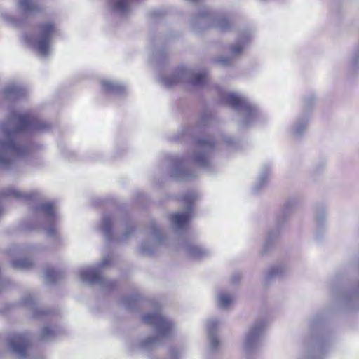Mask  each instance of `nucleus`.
<instances>
[{"label":"nucleus","instance_id":"f03ea898","mask_svg":"<svg viewBox=\"0 0 359 359\" xmlns=\"http://www.w3.org/2000/svg\"><path fill=\"white\" fill-rule=\"evenodd\" d=\"M215 141L210 137L197 139L195 149L191 156L172 158L170 175L179 180H187L197 177L195 170H189L190 162H193L201 168H208L211 165L210 157L215 148Z\"/></svg>","mask_w":359,"mask_h":359},{"label":"nucleus","instance_id":"f3484780","mask_svg":"<svg viewBox=\"0 0 359 359\" xmlns=\"http://www.w3.org/2000/svg\"><path fill=\"white\" fill-rule=\"evenodd\" d=\"M29 344L27 334H14L9 338L8 345L11 351L18 358H25Z\"/></svg>","mask_w":359,"mask_h":359},{"label":"nucleus","instance_id":"58836bf2","mask_svg":"<svg viewBox=\"0 0 359 359\" xmlns=\"http://www.w3.org/2000/svg\"><path fill=\"white\" fill-rule=\"evenodd\" d=\"M34 302V298L30 295L25 297L22 299L23 304L26 306L32 305Z\"/></svg>","mask_w":359,"mask_h":359},{"label":"nucleus","instance_id":"4c0bfd02","mask_svg":"<svg viewBox=\"0 0 359 359\" xmlns=\"http://www.w3.org/2000/svg\"><path fill=\"white\" fill-rule=\"evenodd\" d=\"M223 140L224 142L227 144L228 145H232V146H234L236 145V141L232 138L230 136H225V137H223Z\"/></svg>","mask_w":359,"mask_h":359},{"label":"nucleus","instance_id":"aec40b11","mask_svg":"<svg viewBox=\"0 0 359 359\" xmlns=\"http://www.w3.org/2000/svg\"><path fill=\"white\" fill-rule=\"evenodd\" d=\"M182 250L186 254L193 259H201L208 256L210 252L197 243L185 241L182 244Z\"/></svg>","mask_w":359,"mask_h":359},{"label":"nucleus","instance_id":"412c9836","mask_svg":"<svg viewBox=\"0 0 359 359\" xmlns=\"http://www.w3.org/2000/svg\"><path fill=\"white\" fill-rule=\"evenodd\" d=\"M220 320L217 318H212L207 321V334L210 342V349L216 351L220 346V342L217 338V332Z\"/></svg>","mask_w":359,"mask_h":359},{"label":"nucleus","instance_id":"4468645a","mask_svg":"<svg viewBox=\"0 0 359 359\" xmlns=\"http://www.w3.org/2000/svg\"><path fill=\"white\" fill-rule=\"evenodd\" d=\"M151 238L143 241L140 245V252L144 255L154 254L160 245L165 244V237L155 224L149 227Z\"/></svg>","mask_w":359,"mask_h":359},{"label":"nucleus","instance_id":"9b49d317","mask_svg":"<svg viewBox=\"0 0 359 359\" xmlns=\"http://www.w3.org/2000/svg\"><path fill=\"white\" fill-rule=\"evenodd\" d=\"M266 323L264 319L255 321L246 332L243 347L247 354L255 351L260 345L264 335Z\"/></svg>","mask_w":359,"mask_h":359},{"label":"nucleus","instance_id":"a18cd8bd","mask_svg":"<svg viewBox=\"0 0 359 359\" xmlns=\"http://www.w3.org/2000/svg\"><path fill=\"white\" fill-rule=\"evenodd\" d=\"M2 283H3V280L1 279H0V287L2 285Z\"/></svg>","mask_w":359,"mask_h":359},{"label":"nucleus","instance_id":"a19ab883","mask_svg":"<svg viewBox=\"0 0 359 359\" xmlns=\"http://www.w3.org/2000/svg\"><path fill=\"white\" fill-rule=\"evenodd\" d=\"M325 163L324 162H320L319 163H317L314 168H325Z\"/></svg>","mask_w":359,"mask_h":359},{"label":"nucleus","instance_id":"473e14b6","mask_svg":"<svg viewBox=\"0 0 359 359\" xmlns=\"http://www.w3.org/2000/svg\"><path fill=\"white\" fill-rule=\"evenodd\" d=\"M316 97L313 94H309L304 98V106L302 114H308L309 116L310 111L316 102Z\"/></svg>","mask_w":359,"mask_h":359},{"label":"nucleus","instance_id":"a878e982","mask_svg":"<svg viewBox=\"0 0 359 359\" xmlns=\"http://www.w3.org/2000/svg\"><path fill=\"white\" fill-rule=\"evenodd\" d=\"M26 94V89L21 85H10L4 90V95L8 100L20 98Z\"/></svg>","mask_w":359,"mask_h":359},{"label":"nucleus","instance_id":"20e7f679","mask_svg":"<svg viewBox=\"0 0 359 359\" xmlns=\"http://www.w3.org/2000/svg\"><path fill=\"white\" fill-rule=\"evenodd\" d=\"M321 318H312L309 327L313 333L309 339L304 341L302 350L298 359H322L331 344V336L318 327L321 325Z\"/></svg>","mask_w":359,"mask_h":359},{"label":"nucleus","instance_id":"6e6552de","mask_svg":"<svg viewBox=\"0 0 359 359\" xmlns=\"http://www.w3.org/2000/svg\"><path fill=\"white\" fill-rule=\"evenodd\" d=\"M159 80L167 88L180 83L198 87L203 86L208 81V74L206 72H195L185 67H179L172 76H162Z\"/></svg>","mask_w":359,"mask_h":359},{"label":"nucleus","instance_id":"0eeeda50","mask_svg":"<svg viewBox=\"0 0 359 359\" xmlns=\"http://www.w3.org/2000/svg\"><path fill=\"white\" fill-rule=\"evenodd\" d=\"M57 32V29L55 25L47 22L38 27V35L36 38L25 34L23 39L41 57L46 58L51 54L53 39Z\"/></svg>","mask_w":359,"mask_h":359},{"label":"nucleus","instance_id":"c9c22d12","mask_svg":"<svg viewBox=\"0 0 359 359\" xmlns=\"http://www.w3.org/2000/svg\"><path fill=\"white\" fill-rule=\"evenodd\" d=\"M168 359H180V351L176 347H172L169 350Z\"/></svg>","mask_w":359,"mask_h":359},{"label":"nucleus","instance_id":"9d476101","mask_svg":"<svg viewBox=\"0 0 359 359\" xmlns=\"http://www.w3.org/2000/svg\"><path fill=\"white\" fill-rule=\"evenodd\" d=\"M210 23L213 27L222 32L228 30L231 27V22L225 16L213 18L208 8H203L198 15L191 20V27L196 32L209 27Z\"/></svg>","mask_w":359,"mask_h":359},{"label":"nucleus","instance_id":"37998d69","mask_svg":"<svg viewBox=\"0 0 359 359\" xmlns=\"http://www.w3.org/2000/svg\"><path fill=\"white\" fill-rule=\"evenodd\" d=\"M201 121V124H203V125H205V124L207 123V121H206V120H205V117H203H203H201V121Z\"/></svg>","mask_w":359,"mask_h":359},{"label":"nucleus","instance_id":"b1692460","mask_svg":"<svg viewBox=\"0 0 359 359\" xmlns=\"http://www.w3.org/2000/svg\"><path fill=\"white\" fill-rule=\"evenodd\" d=\"M235 301L233 294L231 292L221 290L217 293V306L224 309H227L231 307Z\"/></svg>","mask_w":359,"mask_h":359},{"label":"nucleus","instance_id":"2f4dec72","mask_svg":"<svg viewBox=\"0 0 359 359\" xmlns=\"http://www.w3.org/2000/svg\"><path fill=\"white\" fill-rule=\"evenodd\" d=\"M11 264L15 269H29L34 265L33 262L27 258L13 260Z\"/></svg>","mask_w":359,"mask_h":359},{"label":"nucleus","instance_id":"1a4fd4ad","mask_svg":"<svg viewBox=\"0 0 359 359\" xmlns=\"http://www.w3.org/2000/svg\"><path fill=\"white\" fill-rule=\"evenodd\" d=\"M111 262L110 256L104 257L102 261L94 266L83 267L80 270V278L84 283L93 285H98L102 288H109L114 285V281L102 277L100 270L108 266Z\"/></svg>","mask_w":359,"mask_h":359},{"label":"nucleus","instance_id":"bb28decb","mask_svg":"<svg viewBox=\"0 0 359 359\" xmlns=\"http://www.w3.org/2000/svg\"><path fill=\"white\" fill-rule=\"evenodd\" d=\"M270 165L269 164H263L259 176L257 180V182L255 183L252 189L255 193H257L259 190H261L266 184V180L268 177V175L270 170Z\"/></svg>","mask_w":359,"mask_h":359},{"label":"nucleus","instance_id":"a211bd4d","mask_svg":"<svg viewBox=\"0 0 359 359\" xmlns=\"http://www.w3.org/2000/svg\"><path fill=\"white\" fill-rule=\"evenodd\" d=\"M309 116L308 114H300L289 128V134L295 139L301 138L306 132Z\"/></svg>","mask_w":359,"mask_h":359},{"label":"nucleus","instance_id":"4be33fe9","mask_svg":"<svg viewBox=\"0 0 359 359\" xmlns=\"http://www.w3.org/2000/svg\"><path fill=\"white\" fill-rule=\"evenodd\" d=\"M111 11L121 17L126 16L130 12L132 0H109Z\"/></svg>","mask_w":359,"mask_h":359},{"label":"nucleus","instance_id":"393cba45","mask_svg":"<svg viewBox=\"0 0 359 359\" xmlns=\"http://www.w3.org/2000/svg\"><path fill=\"white\" fill-rule=\"evenodd\" d=\"M104 90L108 93L121 94L126 90V86L115 81L104 79L102 81Z\"/></svg>","mask_w":359,"mask_h":359},{"label":"nucleus","instance_id":"7c9ffc66","mask_svg":"<svg viewBox=\"0 0 359 359\" xmlns=\"http://www.w3.org/2000/svg\"><path fill=\"white\" fill-rule=\"evenodd\" d=\"M64 273L62 271H55L52 268H47L44 273V277L48 283H53L62 278Z\"/></svg>","mask_w":359,"mask_h":359},{"label":"nucleus","instance_id":"423d86ee","mask_svg":"<svg viewBox=\"0 0 359 359\" xmlns=\"http://www.w3.org/2000/svg\"><path fill=\"white\" fill-rule=\"evenodd\" d=\"M36 228L43 229L50 238H56L58 234L60 217L55 204L41 203L33 209Z\"/></svg>","mask_w":359,"mask_h":359},{"label":"nucleus","instance_id":"c85d7f7f","mask_svg":"<svg viewBox=\"0 0 359 359\" xmlns=\"http://www.w3.org/2000/svg\"><path fill=\"white\" fill-rule=\"evenodd\" d=\"M140 302V296L133 294L132 296L124 297L122 299L121 304L127 310L133 311L139 306Z\"/></svg>","mask_w":359,"mask_h":359},{"label":"nucleus","instance_id":"72a5a7b5","mask_svg":"<svg viewBox=\"0 0 359 359\" xmlns=\"http://www.w3.org/2000/svg\"><path fill=\"white\" fill-rule=\"evenodd\" d=\"M56 333L55 331L48 327H45L41 332V339L43 341H49L54 339Z\"/></svg>","mask_w":359,"mask_h":359},{"label":"nucleus","instance_id":"dca6fc26","mask_svg":"<svg viewBox=\"0 0 359 359\" xmlns=\"http://www.w3.org/2000/svg\"><path fill=\"white\" fill-rule=\"evenodd\" d=\"M297 201L295 199H289L286 201L284 205V207L280 214L277 216L276 218V229L273 231L270 230L268 233L266 246L270 245L272 242L278 238L280 233V228L284 224V223L287 221L289 215L292 212L294 206L297 205Z\"/></svg>","mask_w":359,"mask_h":359},{"label":"nucleus","instance_id":"c03bdc74","mask_svg":"<svg viewBox=\"0 0 359 359\" xmlns=\"http://www.w3.org/2000/svg\"><path fill=\"white\" fill-rule=\"evenodd\" d=\"M158 54H159V55H160L161 57H164V53H161H161H159Z\"/></svg>","mask_w":359,"mask_h":359},{"label":"nucleus","instance_id":"79ce46f5","mask_svg":"<svg viewBox=\"0 0 359 359\" xmlns=\"http://www.w3.org/2000/svg\"><path fill=\"white\" fill-rule=\"evenodd\" d=\"M43 313H44V311L36 310V311H34V316H40L41 314H42Z\"/></svg>","mask_w":359,"mask_h":359},{"label":"nucleus","instance_id":"2eb2a0df","mask_svg":"<svg viewBox=\"0 0 359 359\" xmlns=\"http://www.w3.org/2000/svg\"><path fill=\"white\" fill-rule=\"evenodd\" d=\"M330 295L347 309H355L359 303V286L354 290L345 291L341 287H333L330 290Z\"/></svg>","mask_w":359,"mask_h":359},{"label":"nucleus","instance_id":"f257e3e1","mask_svg":"<svg viewBox=\"0 0 359 359\" xmlns=\"http://www.w3.org/2000/svg\"><path fill=\"white\" fill-rule=\"evenodd\" d=\"M47 124L37 118L13 111L1 125L4 140H0V168L8 169L15 158L23 157L29 149L21 144L18 133L41 130Z\"/></svg>","mask_w":359,"mask_h":359},{"label":"nucleus","instance_id":"5701e85b","mask_svg":"<svg viewBox=\"0 0 359 359\" xmlns=\"http://www.w3.org/2000/svg\"><path fill=\"white\" fill-rule=\"evenodd\" d=\"M250 38V35L248 32H243L241 33L236 43L230 46L229 50L231 57H236L241 55Z\"/></svg>","mask_w":359,"mask_h":359},{"label":"nucleus","instance_id":"6ab92c4d","mask_svg":"<svg viewBox=\"0 0 359 359\" xmlns=\"http://www.w3.org/2000/svg\"><path fill=\"white\" fill-rule=\"evenodd\" d=\"M289 272L288 266L285 264H276L271 266L264 273L263 281L268 284L276 279L285 276Z\"/></svg>","mask_w":359,"mask_h":359},{"label":"nucleus","instance_id":"ddd939ff","mask_svg":"<svg viewBox=\"0 0 359 359\" xmlns=\"http://www.w3.org/2000/svg\"><path fill=\"white\" fill-rule=\"evenodd\" d=\"M117 221L109 215H104L100 224L99 229L103 233L105 239L108 242L115 239L118 242H123L128 240L135 231V226L131 223L123 219L121 221L122 224L125 226L124 232L119 236L114 238L112 227Z\"/></svg>","mask_w":359,"mask_h":359},{"label":"nucleus","instance_id":"f8f14e48","mask_svg":"<svg viewBox=\"0 0 359 359\" xmlns=\"http://www.w3.org/2000/svg\"><path fill=\"white\" fill-rule=\"evenodd\" d=\"M198 195L195 192H187L181 198L184 208L183 212H176L170 217L172 225L175 230H181L184 228L192 216L193 204L196 201Z\"/></svg>","mask_w":359,"mask_h":359},{"label":"nucleus","instance_id":"f704fd0d","mask_svg":"<svg viewBox=\"0 0 359 359\" xmlns=\"http://www.w3.org/2000/svg\"><path fill=\"white\" fill-rule=\"evenodd\" d=\"M216 62L223 67H228L232 62V58L229 57H219L216 59Z\"/></svg>","mask_w":359,"mask_h":359},{"label":"nucleus","instance_id":"ea45409f","mask_svg":"<svg viewBox=\"0 0 359 359\" xmlns=\"http://www.w3.org/2000/svg\"><path fill=\"white\" fill-rule=\"evenodd\" d=\"M5 19H6V20L8 22H9V23H11V24H15V19H14V18H13V17H12V16H10V15H6V16H5Z\"/></svg>","mask_w":359,"mask_h":359},{"label":"nucleus","instance_id":"e433bc0d","mask_svg":"<svg viewBox=\"0 0 359 359\" xmlns=\"http://www.w3.org/2000/svg\"><path fill=\"white\" fill-rule=\"evenodd\" d=\"M241 279V275L240 273H233L230 279V281L232 284H236L238 283Z\"/></svg>","mask_w":359,"mask_h":359},{"label":"nucleus","instance_id":"cd10ccee","mask_svg":"<svg viewBox=\"0 0 359 359\" xmlns=\"http://www.w3.org/2000/svg\"><path fill=\"white\" fill-rule=\"evenodd\" d=\"M18 7L25 14H32L38 12L39 8L33 0H18Z\"/></svg>","mask_w":359,"mask_h":359},{"label":"nucleus","instance_id":"c756f323","mask_svg":"<svg viewBox=\"0 0 359 359\" xmlns=\"http://www.w3.org/2000/svg\"><path fill=\"white\" fill-rule=\"evenodd\" d=\"M327 207L323 204H317L314 208V217L317 224L320 226L325 221Z\"/></svg>","mask_w":359,"mask_h":359},{"label":"nucleus","instance_id":"39448f33","mask_svg":"<svg viewBox=\"0 0 359 359\" xmlns=\"http://www.w3.org/2000/svg\"><path fill=\"white\" fill-rule=\"evenodd\" d=\"M222 99L239 114L238 123L245 127L254 123L260 116V111L255 104L238 93H227L222 95Z\"/></svg>","mask_w":359,"mask_h":359},{"label":"nucleus","instance_id":"7ed1b4c3","mask_svg":"<svg viewBox=\"0 0 359 359\" xmlns=\"http://www.w3.org/2000/svg\"><path fill=\"white\" fill-rule=\"evenodd\" d=\"M142 320L154 328L156 336L147 337L137 344V349L141 353H146L154 350L161 339L170 337L175 331L174 323L163 316L160 311L144 314Z\"/></svg>","mask_w":359,"mask_h":359}]
</instances>
